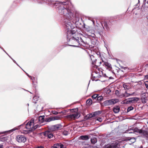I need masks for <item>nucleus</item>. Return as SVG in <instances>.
<instances>
[{"instance_id":"obj_1","label":"nucleus","mask_w":148,"mask_h":148,"mask_svg":"<svg viewBox=\"0 0 148 148\" xmlns=\"http://www.w3.org/2000/svg\"><path fill=\"white\" fill-rule=\"evenodd\" d=\"M38 2L40 3L44 2L51 6H59L58 11L60 14L63 15L66 17L64 21V27L67 30V40L70 44V45L74 47L81 46L84 43L83 40L79 37V34H76L75 30H72L73 29L70 20L73 17V12L72 10V6L68 1L59 2L49 0H38Z\"/></svg>"},{"instance_id":"obj_2","label":"nucleus","mask_w":148,"mask_h":148,"mask_svg":"<svg viewBox=\"0 0 148 148\" xmlns=\"http://www.w3.org/2000/svg\"><path fill=\"white\" fill-rule=\"evenodd\" d=\"M34 125V120L32 119L29 121L25 126L23 124L19 126L18 127L22 133L26 134L34 130V128H33Z\"/></svg>"},{"instance_id":"obj_3","label":"nucleus","mask_w":148,"mask_h":148,"mask_svg":"<svg viewBox=\"0 0 148 148\" xmlns=\"http://www.w3.org/2000/svg\"><path fill=\"white\" fill-rule=\"evenodd\" d=\"M135 132L139 133L143 136V137L146 138L147 140H148V127L145 130H143L142 129L139 130L136 128L133 129L132 127H130L125 132V133L129 134Z\"/></svg>"},{"instance_id":"obj_4","label":"nucleus","mask_w":148,"mask_h":148,"mask_svg":"<svg viewBox=\"0 0 148 148\" xmlns=\"http://www.w3.org/2000/svg\"><path fill=\"white\" fill-rule=\"evenodd\" d=\"M119 146V142H114L104 146L103 148H116Z\"/></svg>"},{"instance_id":"obj_5","label":"nucleus","mask_w":148,"mask_h":148,"mask_svg":"<svg viewBox=\"0 0 148 148\" xmlns=\"http://www.w3.org/2000/svg\"><path fill=\"white\" fill-rule=\"evenodd\" d=\"M118 102V100L117 99H109L103 102L104 105L105 106H110Z\"/></svg>"},{"instance_id":"obj_6","label":"nucleus","mask_w":148,"mask_h":148,"mask_svg":"<svg viewBox=\"0 0 148 148\" xmlns=\"http://www.w3.org/2000/svg\"><path fill=\"white\" fill-rule=\"evenodd\" d=\"M134 94H135V92H133L132 93H129L126 90L124 93L120 94L119 97L121 98H125L130 96H133Z\"/></svg>"},{"instance_id":"obj_7","label":"nucleus","mask_w":148,"mask_h":148,"mask_svg":"<svg viewBox=\"0 0 148 148\" xmlns=\"http://www.w3.org/2000/svg\"><path fill=\"white\" fill-rule=\"evenodd\" d=\"M80 115L77 113H74L68 115L66 116V117L69 119L74 120L78 119Z\"/></svg>"},{"instance_id":"obj_8","label":"nucleus","mask_w":148,"mask_h":148,"mask_svg":"<svg viewBox=\"0 0 148 148\" xmlns=\"http://www.w3.org/2000/svg\"><path fill=\"white\" fill-rule=\"evenodd\" d=\"M16 140L19 143H25L26 141V137L23 135H18L16 137Z\"/></svg>"},{"instance_id":"obj_9","label":"nucleus","mask_w":148,"mask_h":148,"mask_svg":"<svg viewBox=\"0 0 148 148\" xmlns=\"http://www.w3.org/2000/svg\"><path fill=\"white\" fill-rule=\"evenodd\" d=\"M101 114V112L98 111L92 112L90 114H88L86 116V119H88L91 118L97 115Z\"/></svg>"},{"instance_id":"obj_10","label":"nucleus","mask_w":148,"mask_h":148,"mask_svg":"<svg viewBox=\"0 0 148 148\" xmlns=\"http://www.w3.org/2000/svg\"><path fill=\"white\" fill-rule=\"evenodd\" d=\"M90 57L92 61V64H95V65L97 66H98L101 63V61L99 62L97 61V62H96L97 61V59H94V56L93 55H91L90 56Z\"/></svg>"},{"instance_id":"obj_11","label":"nucleus","mask_w":148,"mask_h":148,"mask_svg":"<svg viewBox=\"0 0 148 148\" xmlns=\"http://www.w3.org/2000/svg\"><path fill=\"white\" fill-rule=\"evenodd\" d=\"M44 135L46 137H47L48 138L50 139L52 138L53 134L49 131H46L44 132Z\"/></svg>"},{"instance_id":"obj_12","label":"nucleus","mask_w":148,"mask_h":148,"mask_svg":"<svg viewBox=\"0 0 148 148\" xmlns=\"http://www.w3.org/2000/svg\"><path fill=\"white\" fill-rule=\"evenodd\" d=\"M52 148H65L64 146L60 143L55 144Z\"/></svg>"},{"instance_id":"obj_13","label":"nucleus","mask_w":148,"mask_h":148,"mask_svg":"<svg viewBox=\"0 0 148 148\" xmlns=\"http://www.w3.org/2000/svg\"><path fill=\"white\" fill-rule=\"evenodd\" d=\"M101 24L102 26H103L104 28H105L107 30L109 29V25L108 22L104 21L101 23Z\"/></svg>"},{"instance_id":"obj_14","label":"nucleus","mask_w":148,"mask_h":148,"mask_svg":"<svg viewBox=\"0 0 148 148\" xmlns=\"http://www.w3.org/2000/svg\"><path fill=\"white\" fill-rule=\"evenodd\" d=\"M123 104H127L132 103V101L130 100V98L126 99L122 101Z\"/></svg>"},{"instance_id":"obj_15","label":"nucleus","mask_w":148,"mask_h":148,"mask_svg":"<svg viewBox=\"0 0 148 148\" xmlns=\"http://www.w3.org/2000/svg\"><path fill=\"white\" fill-rule=\"evenodd\" d=\"M60 125H56L53 126L51 128L53 131H55L58 130L59 128H60Z\"/></svg>"},{"instance_id":"obj_16","label":"nucleus","mask_w":148,"mask_h":148,"mask_svg":"<svg viewBox=\"0 0 148 148\" xmlns=\"http://www.w3.org/2000/svg\"><path fill=\"white\" fill-rule=\"evenodd\" d=\"M45 116L44 115L39 116L38 119L40 123H42L45 121Z\"/></svg>"},{"instance_id":"obj_17","label":"nucleus","mask_w":148,"mask_h":148,"mask_svg":"<svg viewBox=\"0 0 148 148\" xmlns=\"http://www.w3.org/2000/svg\"><path fill=\"white\" fill-rule=\"evenodd\" d=\"M141 100L142 102L144 103H145L147 102V97L145 95H144L142 96Z\"/></svg>"},{"instance_id":"obj_18","label":"nucleus","mask_w":148,"mask_h":148,"mask_svg":"<svg viewBox=\"0 0 148 148\" xmlns=\"http://www.w3.org/2000/svg\"><path fill=\"white\" fill-rule=\"evenodd\" d=\"M103 64L107 67L109 69V71H110L112 69V66L111 64L107 62H105Z\"/></svg>"},{"instance_id":"obj_19","label":"nucleus","mask_w":148,"mask_h":148,"mask_svg":"<svg viewBox=\"0 0 148 148\" xmlns=\"http://www.w3.org/2000/svg\"><path fill=\"white\" fill-rule=\"evenodd\" d=\"M120 107L119 106H115L113 108V111L115 113H118L120 111Z\"/></svg>"},{"instance_id":"obj_20","label":"nucleus","mask_w":148,"mask_h":148,"mask_svg":"<svg viewBox=\"0 0 148 148\" xmlns=\"http://www.w3.org/2000/svg\"><path fill=\"white\" fill-rule=\"evenodd\" d=\"M80 138L82 140H87L89 139V137L88 135L81 136H80Z\"/></svg>"},{"instance_id":"obj_21","label":"nucleus","mask_w":148,"mask_h":148,"mask_svg":"<svg viewBox=\"0 0 148 148\" xmlns=\"http://www.w3.org/2000/svg\"><path fill=\"white\" fill-rule=\"evenodd\" d=\"M86 143L84 141H79V146L81 148H82L83 147H86Z\"/></svg>"},{"instance_id":"obj_22","label":"nucleus","mask_w":148,"mask_h":148,"mask_svg":"<svg viewBox=\"0 0 148 148\" xmlns=\"http://www.w3.org/2000/svg\"><path fill=\"white\" fill-rule=\"evenodd\" d=\"M90 140L91 143L92 144H95L97 142V138L95 137L92 138Z\"/></svg>"},{"instance_id":"obj_23","label":"nucleus","mask_w":148,"mask_h":148,"mask_svg":"<svg viewBox=\"0 0 148 148\" xmlns=\"http://www.w3.org/2000/svg\"><path fill=\"white\" fill-rule=\"evenodd\" d=\"M130 99L132 101V103L134 102L135 101H137L138 100V97H132L130 98Z\"/></svg>"},{"instance_id":"obj_24","label":"nucleus","mask_w":148,"mask_h":148,"mask_svg":"<svg viewBox=\"0 0 148 148\" xmlns=\"http://www.w3.org/2000/svg\"><path fill=\"white\" fill-rule=\"evenodd\" d=\"M53 121L52 117L47 118L45 119V122H49Z\"/></svg>"},{"instance_id":"obj_25","label":"nucleus","mask_w":148,"mask_h":148,"mask_svg":"<svg viewBox=\"0 0 148 148\" xmlns=\"http://www.w3.org/2000/svg\"><path fill=\"white\" fill-rule=\"evenodd\" d=\"M7 140V138L3 136H0V141L4 142Z\"/></svg>"},{"instance_id":"obj_26","label":"nucleus","mask_w":148,"mask_h":148,"mask_svg":"<svg viewBox=\"0 0 148 148\" xmlns=\"http://www.w3.org/2000/svg\"><path fill=\"white\" fill-rule=\"evenodd\" d=\"M53 121L59 120L60 119V117L59 116H52Z\"/></svg>"},{"instance_id":"obj_27","label":"nucleus","mask_w":148,"mask_h":148,"mask_svg":"<svg viewBox=\"0 0 148 148\" xmlns=\"http://www.w3.org/2000/svg\"><path fill=\"white\" fill-rule=\"evenodd\" d=\"M38 98L37 96H34L33 99V102L36 103V101L38 100Z\"/></svg>"},{"instance_id":"obj_28","label":"nucleus","mask_w":148,"mask_h":148,"mask_svg":"<svg viewBox=\"0 0 148 148\" xmlns=\"http://www.w3.org/2000/svg\"><path fill=\"white\" fill-rule=\"evenodd\" d=\"M129 139L128 140H131V143H133L135 142L136 141V139L134 138H129Z\"/></svg>"},{"instance_id":"obj_29","label":"nucleus","mask_w":148,"mask_h":148,"mask_svg":"<svg viewBox=\"0 0 148 148\" xmlns=\"http://www.w3.org/2000/svg\"><path fill=\"white\" fill-rule=\"evenodd\" d=\"M123 87L126 91L129 88V86L125 84H123Z\"/></svg>"},{"instance_id":"obj_30","label":"nucleus","mask_w":148,"mask_h":148,"mask_svg":"<svg viewBox=\"0 0 148 148\" xmlns=\"http://www.w3.org/2000/svg\"><path fill=\"white\" fill-rule=\"evenodd\" d=\"M98 95L94 94L92 96V98L93 99H97V97Z\"/></svg>"},{"instance_id":"obj_31","label":"nucleus","mask_w":148,"mask_h":148,"mask_svg":"<svg viewBox=\"0 0 148 148\" xmlns=\"http://www.w3.org/2000/svg\"><path fill=\"white\" fill-rule=\"evenodd\" d=\"M86 103L89 105H90L92 103V101L90 99H88L86 101Z\"/></svg>"},{"instance_id":"obj_32","label":"nucleus","mask_w":148,"mask_h":148,"mask_svg":"<svg viewBox=\"0 0 148 148\" xmlns=\"http://www.w3.org/2000/svg\"><path fill=\"white\" fill-rule=\"evenodd\" d=\"M103 97L102 96H99L97 97V100L98 101H101L102 100Z\"/></svg>"},{"instance_id":"obj_33","label":"nucleus","mask_w":148,"mask_h":148,"mask_svg":"<svg viewBox=\"0 0 148 148\" xmlns=\"http://www.w3.org/2000/svg\"><path fill=\"white\" fill-rule=\"evenodd\" d=\"M115 94L118 97H119V96L120 95V94L119 93V91L118 90H116L115 91Z\"/></svg>"},{"instance_id":"obj_34","label":"nucleus","mask_w":148,"mask_h":148,"mask_svg":"<svg viewBox=\"0 0 148 148\" xmlns=\"http://www.w3.org/2000/svg\"><path fill=\"white\" fill-rule=\"evenodd\" d=\"M134 108L132 106L129 107L127 109V111L129 112L133 110Z\"/></svg>"},{"instance_id":"obj_35","label":"nucleus","mask_w":148,"mask_h":148,"mask_svg":"<svg viewBox=\"0 0 148 148\" xmlns=\"http://www.w3.org/2000/svg\"><path fill=\"white\" fill-rule=\"evenodd\" d=\"M145 86L147 89H148V81H146L144 82Z\"/></svg>"},{"instance_id":"obj_36","label":"nucleus","mask_w":148,"mask_h":148,"mask_svg":"<svg viewBox=\"0 0 148 148\" xmlns=\"http://www.w3.org/2000/svg\"><path fill=\"white\" fill-rule=\"evenodd\" d=\"M39 127V125L38 124L35 125L34 124V125L33 126V128H34V130Z\"/></svg>"},{"instance_id":"obj_37","label":"nucleus","mask_w":148,"mask_h":148,"mask_svg":"<svg viewBox=\"0 0 148 148\" xmlns=\"http://www.w3.org/2000/svg\"><path fill=\"white\" fill-rule=\"evenodd\" d=\"M27 75L31 79H32V80L33 82L34 83V80L35 79L34 77H32L31 76L29 75L27 73Z\"/></svg>"},{"instance_id":"obj_38","label":"nucleus","mask_w":148,"mask_h":148,"mask_svg":"<svg viewBox=\"0 0 148 148\" xmlns=\"http://www.w3.org/2000/svg\"><path fill=\"white\" fill-rule=\"evenodd\" d=\"M63 134L65 136L69 134V132L66 131H64L63 132Z\"/></svg>"},{"instance_id":"obj_39","label":"nucleus","mask_w":148,"mask_h":148,"mask_svg":"<svg viewBox=\"0 0 148 148\" xmlns=\"http://www.w3.org/2000/svg\"><path fill=\"white\" fill-rule=\"evenodd\" d=\"M96 120L99 121V122H101L102 121V119L101 118H97V119H96Z\"/></svg>"},{"instance_id":"obj_40","label":"nucleus","mask_w":148,"mask_h":148,"mask_svg":"<svg viewBox=\"0 0 148 148\" xmlns=\"http://www.w3.org/2000/svg\"><path fill=\"white\" fill-rule=\"evenodd\" d=\"M93 74L92 75V80L93 81H94V80H97L96 79H95V76H93Z\"/></svg>"},{"instance_id":"obj_41","label":"nucleus","mask_w":148,"mask_h":148,"mask_svg":"<svg viewBox=\"0 0 148 148\" xmlns=\"http://www.w3.org/2000/svg\"><path fill=\"white\" fill-rule=\"evenodd\" d=\"M52 112L53 114H57L58 113V112L56 111H53Z\"/></svg>"},{"instance_id":"obj_42","label":"nucleus","mask_w":148,"mask_h":148,"mask_svg":"<svg viewBox=\"0 0 148 148\" xmlns=\"http://www.w3.org/2000/svg\"><path fill=\"white\" fill-rule=\"evenodd\" d=\"M16 129L14 128L13 129H12L11 130H10L7 131V132H12L13 131H14L16 130Z\"/></svg>"},{"instance_id":"obj_43","label":"nucleus","mask_w":148,"mask_h":148,"mask_svg":"<svg viewBox=\"0 0 148 148\" xmlns=\"http://www.w3.org/2000/svg\"><path fill=\"white\" fill-rule=\"evenodd\" d=\"M82 148H93V147H90V146H87V147H83Z\"/></svg>"},{"instance_id":"obj_44","label":"nucleus","mask_w":148,"mask_h":148,"mask_svg":"<svg viewBox=\"0 0 148 148\" xmlns=\"http://www.w3.org/2000/svg\"><path fill=\"white\" fill-rule=\"evenodd\" d=\"M9 57L13 60V62L16 63L17 64V63H16V62L15 61V60H14V59H13L10 56H9Z\"/></svg>"},{"instance_id":"obj_45","label":"nucleus","mask_w":148,"mask_h":148,"mask_svg":"<svg viewBox=\"0 0 148 148\" xmlns=\"http://www.w3.org/2000/svg\"><path fill=\"white\" fill-rule=\"evenodd\" d=\"M0 48H1V49H3V51L4 52H5L7 54L8 56H9L8 55V54L6 52V51L3 49L2 47H1L0 46Z\"/></svg>"},{"instance_id":"obj_46","label":"nucleus","mask_w":148,"mask_h":148,"mask_svg":"<svg viewBox=\"0 0 148 148\" xmlns=\"http://www.w3.org/2000/svg\"><path fill=\"white\" fill-rule=\"evenodd\" d=\"M9 148H16V147H14L13 145H12L10 146Z\"/></svg>"},{"instance_id":"obj_47","label":"nucleus","mask_w":148,"mask_h":148,"mask_svg":"<svg viewBox=\"0 0 148 148\" xmlns=\"http://www.w3.org/2000/svg\"><path fill=\"white\" fill-rule=\"evenodd\" d=\"M3 145L1 144L0 145V148H3Z\"/></svg>"},{"instance_id":"obj_48","label":"nucleus","mask_w":148,"mask_h":148,"mask_svg":"<svg viewBox=\"0 0 148 148\" xmlns=\"http://www.w3.org/2000/svg\"><path fill=\"white\" fill-rule=\"evenodd\" d=\"M66 111H62L61 112H60V113H62L64 114V113H66Z\"/></svg>"},{"instance_id":"obj_49","label":"nucleus","mask_w":148,"mask_h":148,"mask_svg":"<svg viewBox=\"0 0 148 148\" xmlns=\"http://www.w3.org/2000/svg\"><path fill=\"white\" fill-rule=\"evenodd\" d=\"M37 148H44V147L41 146L38 147Z\"/></svg>"},{"instance_id":"obj_50","label":"nucleus","mask_w":148,"mask_h":148,"mask_svg":"<svg viewBox=\"0 0 148 148\" xmlns=\"http://www.w3.org/2000/svg\"><path fill=\"white\" fill-rule=\"evenodd\" d=\"M145 77L148 79V75L145 76Z\"/></svg>"},{"instance_id":"obj_51","label":"nucleus","mask_w":148,"mask_h":148,"mask_svg":"<svg viewBox=\"0 0 148 148\" xmlns=\"http://www.w3.org/2000/svg\"><path fill=\"white\" fill-rule=\"evenodd\" d=\"M6 132H3L2 133H1L0 134H4V133H5Z\"/></svg>"},{"instance_id":"obj_52","label":"nucleus","mask_w":148,"mask_h":148,"mask_svg":"<svg viewBox=\"0 0 148 148\" xmlns=\"http://www.w3.org/2000/svg\"><path fill=\"white\" fill-rule=\"evenodd\" d=\"M111 72H112L114 74V72H113L112 71H111Z\"/></svg>"},{"instance_id":"obj_53","label":"nucleus","mask_w":148,"mask_h":148,"mask_svg":"<svg viewBox=\"0 0 148 148\" xmlns=\"http://www.w3.org/2000/svg\"><path fill=\"white\" fill-rule=\"evenodd\" d=\"M147 4H148V1H147Z\"/></svg>"}]
</instances>
